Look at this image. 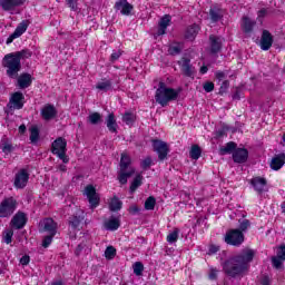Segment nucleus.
<instances>
[{
	"label": "nucleus",
	"instance_id": "0eeeda50",
	"mask_svg": "<svg viewBox=\"0 0 285 285\" xmlns=\"http://www.w3.org/2000/svg\"><path fill=\"white\" fill-rule=\"evenodd\" d=\"M17 210V199L13 197L4 198L0 204V217H10Z\"/></svg>",
	"mask_w": 285,
	"mask_h": 285
},
{
	"label": "nucleus",
	"instance_id": "c03bdc74",
	"mask_svg": "<svg viewBox=\"0 0 285 285\" xmlns=\"http://www.w3.org/2000/svg\"><path fill=\"white\" fill-rule=\"evenodd\" d=\"M284 258L279 257V256H274L272 257V264L274 266V268H276L277 271H279V268H284Z\"/></svg>",
	"mask_w": 285,
	"mask_h": 285
},
{
	"label": "nucleus",
	"instance_id": "b1692460",
	"mask_svg": "<svg viewBox=\"0 0 285 285\" xmlns=\"http://www.w3.org/2000/svg\"><path fill=\"white\" fill-rule=\"evenodd\" d=\"M116 10H120L121 14H130L132 12V4L128 2V0H119L115 4Z\"/></svg>",
	"mask_w": 285,
	"mask_h": 285
},
{
	"label": "nucleus",
	"instance_id": "72a5a7b5",
	"mask_svg": "<svg viewBox=\"0 0 285 285\" xmlns=\"http://www.w3.org/2000/svg\"><path fill=\"white\" fill-rule=\"evenodd\" d=\"M189 157L190 159H195L197 161V159L202 157V147H199V145H193L189 150Z\"/></svg>",
	"mask_w": 285,
	"mask_h": 285
},
{
	"label": "nucleus",
	"instance_id": "4468645a",
	"mask_svg": "<svg viewBox=\"0 0 285 285\" xmlns=\"http://www.w3.org/2000/svg\"><path fill=\"white\" fill-rule=\"evenodd\" d=\"M23 99L26 97L20 91L14 92L9 100L10 110H21L23 108Z\"/></svg>",
	"mask_w": 285,
	"mask_h": 285
},
{
	"label": "nucleus",
	"instance_id": "a18cd8bd",
	"mask_svg": "<svg viewBox=\"0 0 285 285\" xmlns=\"http://www.w3.org/2000/svg\"><path fill=\"white\" fill-rule=\"evenodd\" d=\"M177 239H179V230L176 228V229H174V232H171L167 235V242H168V244H175V242H177Z\"/></svg>",
	"mask_w": 285,
	"mask_h": 285
},
{
	"label": "nucleus",
	"instance_id": "e2e57ef3",
	"mask_svg": "<svg viewBox=\"0 0 285 285\" xmlns=\"http://www.w3.org/2000/svg\"><path fill=\"white\" fill-rule=\"evenodd\" d=\"M217 269L212 268L209 273V279H217Z\"/></svg>",
	"mask_w": 285,
	"mask_h": 285
},
{
	"label": "nucleus",
	"instance_id": "39448f33",
	"mask_svg": "<svg viewBox=\"0 0 285 285\" xmlns=\"http://www.w3.org/2000/svg\"><path fill=\"white\" fill-rule=\"evenodd\" d=\"M68 141L65 140L63 137H58L52 144H51V153L52 155H57L63 164H68L70 161V158L66 156Z\"/></svg>",
	"mask_w": 285,
	"mask_h": 285
},
{
	"label": "nucleus",
	"instance_id": "f257e3e1",
	"mask_svg": "<svg viewBox=\"0 0 285 285\" xmlns=\"http://www.w3.org/2000/svg\"><path fill=\"white\" fill-rule=\"evenodd\" d=\"M255 259V250L252 248H244L240 253L227 258L223 262V272L227 277L236 279V277H244L250 271V262Z\"/></svg>",
	"mask_w": 285,
	"mask_h": 285
},
{
	"label": "nucleus",
	"instance_id": "37998d69",
	"mask_svg": "<svg viewBox=\"0 0 285 285\" xmlns=\"http://www.w3.org/2000/svg\"><path fill=\"white\" fill-rule=\"evenodd\" d=\"M106 259H115L117 257V249L112 246H108L105 250Z\"/></svg>",
	"mask_w": 285,
	"mask_h": 285
},
{
	"label": "nucleus",
	"instance_id": "473e14b6",
	"mask_svg": "<svg viewBox=\"0 0 285 285\" xmlns=\"http://www.w3.org/2000/svg\"><path fill=\"white\" fill-rule=\"evenodd\" d=\"M11 55L21 61V59H30V57H32V51H30V49H22L21 51L12 52Z\"/></svg>",
	"mask_w": 285,
	"mask_h": 285
},
{
	"label": "nucleus",
	"instance_id": "f704fd0d",
	"mask_svg": "<svg viewBox=\"0 0 285 285\" xmlns=\"http://www.w3.org/2000/svg\"><path fill=\"white\" fill-rule=\"evenodd\" d=\"M142 181H144V176H141V174H138L134 178V180L129 187L130 193H135V190H137V188H139V186H141Z\"/></svg>",
	"mask_w": 285,
	"mask_h": 285
},
{
	"label": "nucleus",
	"instance_id": "2eb2a0df",
	"mask_svg": "<svg viewBox=\"0 0 285 285\" xmlns=\"http://www.w3.org/2000/svg\"><path fill=\"white\" fill-rule=\"evenodd\" d=\"M210 53L217 55L222 52V46H224V38L215 35L209 36Z\"/></svg>",
	"mask_w": 285,
	"mask_h": 285
},
{
	"label": "nucleus",
	"instance_id": "864d4df0",
	"mask_svg": "<svg viewBox=\"0 0 285 285\" xmlns=\"http://www.w3.org/2000/svg\"><path fill=\"white\" fill-rule=\"evenodd\" d=\"M204 90L205 92H213L215 90V83L207 81L204 83Z\"/></svg>",
	"mask_w": 285,
	"mask_h": 285
},
{
	"label": "nucleus",
	"instance_id": "cd10ccee",
	"mask_svg": "<svg viewBox=\"0 0 285 285\" xmlns=\"http://www.w3.org/2000/svg\"><path fill=\"white\" fill-rule=\"evenodd\" d=\"M235 150H237V144L229 141L227 142L225 146L220 147L219 149V155L224 156V155H230L233 154Z\"/></svg>",
	"mask_w": 285,
	"mask_h": 285
},
{
	"label": "nucleus",
	"instance_id": "79ce46f5",
	"mask_svg": "<svg viewBox=\"0 0 285 285\" xmlns=\"http://www.w3.org/2000/svg\"><path fill=\"white\" fill-rule=\"evenodd\" d=\"M135 119H136L135 114L130 111L125 112L122 116V121L127 124V126L135 124Z\"/></svg>",
	"mask_w": 285,
	"mask_h": 285
},
{
	"label": "nucleus",
	"instance_id": "338daca9",
	"mask_svg": "<svg viewBox=\"0 0 285 285\" xmlns=\"http://www.w3.org/2000/svg\"><path fill=\"white\" fill-rule=\"evenodd\" d=\"M262 285H271V279L268 276H264L263 279L261 281Z\"/></svg>",
	"mask_w": 285,
	"mask_h": 285
},
{
	"label": "nucleus",
	"instance_id": "412c9836",
	"mask_svg": "<svg viewBox=\"0 0 285 285\" xmlns=\"http://www.w3.org/2000/svg\"><path fill=\"white\" fill-rule=\"evenodd\" d=\"M27 222H28V218L26 217V214L19 212L13 216L11 224L14 228L19 230L23 228V226H26Z\"/></svg>",
	"mask_w": 285,
	"mask_h": 285
},
{
	"label": "nucleus",
	"instance_id": "5fc2aeb1",
	"mask_svg": "<svg viewBox=\"0 0 285 285\" xmlns=\"http://www.w3.org/2000/svg\"><path fill=\"white\" fill-rule=\"evenodd\" d=\"M140 212H141V209L137 205H131L129 207L130 215H139Z\"/></svg>",
	"mask_w": 285,
	"mask_h": 285
},
{
	"label": "nucleus",
	"instance_id": "2f4dec72",
	"mask_svg": "<svg viewBox=\"0 0 285 285\" xmlns=\"http://www.w3.org/2000/svg\"><path fill=\"white\" fill-rule=\"evenodd\" d=\"M96 88L97 90H101L102 92H108V90H112V81L104 79L96 85Z\"/></svg>",
	"mask_w": 285,
	"mask_h": 285
},
{
	"label": "nucleus",
	"instance_id": "de8ad7c7",
	"mask_svg": "<svg viewBox=\"0 0 285 285\" xmlns=\"http://www.w3.org/2000/svg\"><path fill=\"white\" fill-rule=\"evenodd\" d=\"M249 226H250V220H248V219L239 220L238 230H240V233H246V230H248Z\"/></svg>",
	"mask_w": 285,
	"mask_h": 285
},
{
	"label": "nucleus",
	"instance_id": "aec40b11",
	"mask_svg": "<svg viewBox=\"0 0 285 285\" xmlns=\"http://www.w3.org/2000/svg\"><path fill=\"white\" fill-rule=\"evenodd\" d=\"M41 115L46 121H50V119H55V117H57V108H55V105H46L41 109Z\"/></svg>",
	"mask_w": 285,
	"mask_h": 285
},
{
	"label": "nucleus",
	"instance_id": "6ab92c4d",
	"mask_svg": "<svg viewBox=\"0 0 285 285\" xmlns=\"http://www.w3.org/2000/svg\"><path fill=\"white\" fill-rule=\"evenodd\" d=\"M43 230L49 235H57V223L52 218H45L41 223Z\"/></svg>",
	"mask_w": 285,
	"mask_h": 285
},
{
	"label": "nucleus",
	"instance_id": "423d86ee",
	"mask_svg": "<svg viewBox=\"0 0 285 285\" xmlns=\"http://www.w3.org/2000/svg\"><path fill=\"white\" fill-rule=\"evenodd\" d=\"M244 233L239 229H229L225 235V242L229 246H242L244 244Z\"/></svg>",
	"mask_w": 285,
	"mask_h": 285
},
{
	"label": "nucleus",
	"instance_id": "e433bc0d",
	"mask_svg": "<svg viewBox=\"0 0 285 285\" xmlns=\"http://www.w3.org/2000/svg\"><path fill=\"white\" fill-rule=\"evenodd\" d=\"M87 121L91 124V126H97L98 124H101V114L99 112H92L88 116Z\"/></svg>",
	"mask_w": 285,
	"mask_h": 285
},
{
	"label": "nucleus",
	"instance_id": "f03ea898",
	"mask_svg": "<svg viewBox=\"0 0 285 285\" xmlns=\"http://www.w3.org/2000/svg\"><path fill=\"white\" fill-rule=\"evenodd\" d=\"M179 97V90H175L174 88H168L166 82H159L158 89L156 90L155 99L156 104H159L161 108H166L170 101H177Z\"/></svg>",
	"mask_w": 285,
	"mask_h": 285
},
{
	"label": "nucleus",
	"instance_id": "49530a36",
	"mask_svg": "<svg viewBox=\"0 0 285 285\" xmlns=\"http://www.w3.org/2000/svg\"><path fill=\"white\" fill-rule=\"evenodd\" d=\"M0 148L2 150V153H4V155H10V153H12V150H14V147L12 146V144L4 141L0 145Z\"/></svg>",
	"mask_w": 285,
	"mask_h": 285
},
{
	"label": "nucleus",
	"instance_id": "69168bd1",
	"mask_svg": "<svg viewBox=\"0 0 285 285\" xmlns=\"http://www.w3.org/2000/svg\"><path fill=\"white\" fill-rule=\"evenodd\" d=\"M81 250H83V245H78L75 250V255L79 257L81 255Z\"/></svg>",
	"mask_w": 285,
	"mask_h": 285
},
{
	"label": "nucleus",
	"instance_id": "603ef678",
	"mask_svg": "<svg viewBox=\"0 0 285 285\" xmlns=\"http://www.w3.org/2000/svg\"><path fill=\"white\" fill-rule=\"evenodd\" d=\"M53 237H55V235H52V234H49L48 236H45V238L42 240V247L48 248V246H50L52 244Z\"/></svg>",
	"mask_w": 285,
	"mask_h": 285
},
{
	"label": "nucleus",
	"instance_id": "a211bd4d",
	"mask_svg": "<svg viewBox=\"0 0 285 285\" xmlns=\"http://www.w3.org/2000/svg\"><path fill=\"white\" fill-rule=\"evenodd\" d=\"M273 47V35H271V31L263 30L262 37H261V48L263 50H271Z\"/></svg>",
	"mask_w": 285,
	"mask_h": 285
},
{
	"label": "nucleus",
	"instance_id": "bf43d9fd",
	"mask_svg": "<svg viewBox=\"0 0 285 285\" xmlns=\"http://www.w3.org/2000/svg\"><path fill=\"white\" fill-rule=\"evenodd\" d=\"M229 86H230V82L228 80L223 81L220 86V92H226Z\"/></svg>",
	"mask_w": 285,
	"mask_h": 285
},
{
	"label": "nucleus",
	"instance_id": "7ed1b4c3",
	"mask_svg": "<svg viewBox=\"0 0 285 285\" xmlns=\"http://www.w3.org/2000/svg\"><path fill=\"white\" fill-rule=\"evenodd\" d=\"M132 159L127 154H121L120 171L118 173V181L122 185L128 184V177H132L136 169L131 166Z\"/></svg>",
	"mask_w": 285,
	"mask_h": 285
},
{
	"label": "nucleus",
	"instance_id": "a878e982",
	"mask_svg": "<svg viewBox=\"0 0 285 285\" xmlns=\"http://www.w3.org/2000/svg\"><path fill=\"white\" fill-rule=\"evenodd\" d=\"M83 222V217L72 215L68 219L69 228L75 233V230H80L81 223Z\"/></svg>",
	"mask_w": 285,
	"mask_h": 285
},
{
	"label": "nucleus",
	"instance_id": "7c9ffc66",
	"mask_svg": "<svg viewBox=\"0 0 285 285\" xmlns=\"http://www.w3.org/2000/svg\"><path fill=\"white\" fill-rule=\"evenodd\" d=\"M197 32H199V26L193 24L186 29L185 37L193 41L197 37Z\"/></svg>",
	"mask_w": 285,
	"mask_h": 285
},
{
	"label": "nucleus",
	"instance_id": "0e129e2a",
	"mask_svg": "<svg viewBox=\"0 0 285 285\" xmlns=\"http://www.w3.org/2000/svg\"><path fill=\"white\" fill-rule=\"evenodd\" d=\"M218 252H219V247L218 246L212 245L209 247V255H215V253H218Z\"/></svg>",
	"mask_w": 285,
	"mask_h": 285
},
{
	"label": "nucleus",
	"instance_id": "6e6552de",
	"mask_svg": "<svg viewBox=\"0 0 285 285\" xmlns=\"http://www.w3.org/2000/svg\"><path fill=\"white\" fill-rule=\"evenodd\" d=\"M154 153H157L159 161H164L168 157V153H170V148L168 147V142L153 139L151 140Z\"/></svg>",
	"mask_w": 285,
	"mask_h": 285
},
{
	"label": "nucleus",
	"instance_id": "13d9d810",
	"mask_svg": "<svg viewBox=\"0 0 285 285\" xmlns=\"http://www.w3.org/2000/svg\"><path fill=\"white\" fill-rule=\"evenodd\" d=\"M215 77L218 81H224V79H226V73L224 71H217Z\"/></svg>",
	"mask_w": 285,
	"mask_h": 285
},
{
	"label": "nucleus",
	"instance_id": "09e8293b",
	"mask_svg": "<svg viewBox=\"0 0 285 285\" xmlns=\"http://www.w3.org/2000/svg\"><path fill=\"white\" fill-rule=\"evenodd\" d=\"M141 169L142 170H148L150 166H153V158L150 156L146 157L141 163H140Z\"/></svg>",
	"mask_w": 285,
	"mask_h": 285
},
{
	"label": "nucleus",
	"instance_id": "58836bf2",
	"mask_svg": "<svg viewBox=\"0 0 285 285\" xmlns=\"http://www.w3.org/2000/svg\"><path fill=\"white\" fill-rule=\"evenodd\" d=\"M209 17L214 23H217V21L222 19V13L219 12V8L217 7L210 8Z\"/></svg>",
	"mask_w": 285,
	"mask_h": 285
},
{
	"label": "nucleus",
	"instance_id": "9d476101",
	"mask_svg": "<svg viewBox=\"0 0 285 285\" xmlns=\"http://www.w3.org/2000/svg\"><path fill=\"white\" fill-rule=\"evenodd\" d=\"M250 185L258 195H264V193H268V181L264 177L252 178Z\"/></svg>",
	"mask_w": 285,
	"mask_h": 285
},
{
	"label": "nucleus",
	"instance_id": "774afa93",
	"mask_svg": "<svg viewBox=\"0 0 285 285\" xmlns=\"http://www.w3.org/2000/svg\"><path fill=\"white\" fill-rule=\"evenodd\" d=\"M27 128H26V125H20L19 126V132L20 135H23L26 132Z\"/></svg>",
	"mask_w": 285,
	"mask_h": 285
},
{
	"label": "nucleus",
	"instance_id": "4c0bfd02",
	"mask_svg": "<svg viewBox=\"0 0 285 285\" xmlns=\"http://www.w3.org/2000/svg\"><path fill=\"white\" fill-rule=\"evenodd\" d=\"M30 141L31 144H38L39 141V127L32 126L30 129Z\"/></svg>",
	"mask_w": 285,
	"mask_h": 285
},
{
	"label": "nucleus",
	"instance_id": "8fccbe9b",
	"mask_svg": "<svg viewBox=\"0 0 285 285\" xmlns=\"http://www.w3.org/2000/svg\"><path fill=\"white\" fill-rule=\"evenodd\" d=\"M14 232L12 229H8L4 232L3 240L6 244H12V236Z\"/></svg>",
	"mask_w": 285,
	"mask_h": 285
},
{
	"label": "nucleus",
	"instance_id": "052dcab7",
	"mask_svg": "<svg viewBox=\"0 0 285 285\" xmlns=\"http://www.w3.org/2000/svg\"><path fill=\"white\" fill-rule=\"evenodd\" d=\"M77 1L78 0H67V3L71 10H77Z\"/></svg>",
	"mask_w": 285,
	"mask_h": 285
},
{
	"label": "nucleus",
	"instance_id": "20e7f679",
	"mask_svg": "<svg viewBox=\"0 0 285 285\" xmlns=\"http://www.w3.org/2000/svg\"><path fill=\"white\" fill-rule=\"evenodd\" d=\"M2 66L7 69V76L10 79H17V77H19V72H21V62L12 53L4 56Z\"/></svg>",
	"mask_w": 285,
	"mask_h": 285
},
{
	"label": "nucleus",
	"instance_id": "3c124183",
	"mask_svg": "<svg viewBox=\"0 0 285 285\" xmlns=\"http://www.w3.org/2000/svg\"><path fill=\"white\" fill-rule=\"evenodd\" d=\"M169 55L175 57L181 52V47L179 45L170 46L168 49Z\"/></svg>",
	"mask_w": 285,
	"mask_h": 285
},
{
	"label": "nucleus",
	"instance_id": "5701e85b",
	"mask_svg": "<svg viewBox=\"0 0 285 285\" xmlns=\"http://www.w3.org/2000/svg\"><path fill=\"white\" fill-rule=\"evenodd\" d=\"M18 79V86L22 90L32 86V76L30 73H21Z\"/></svg>",
	"mask_w": 285,
	"mask_h": 285
},
{
	"label": "nucleus",
	"instance_id": "9b49d317",
	"mask_svg": "<svg viewBox=\"0 0 285 285\" xmlns=\"http://www.w3.org/2000/svg\"><path fill=\"white\" fill-rule=\"evenodd\" d=\"M85 195L87 196V199L90 204V208H97L99 206V194H97V189H95V186L88 185L85 188Z\"/></svg>",
	"mask_w": 285,
	"mask_h": 285
},
{
	"label": "nucleus",
	"instance_id": "c756f323",
	"mask_svg": "<svg viewBox=\"0 0 285 285\" xmlns=\"http://www.w3.org/2000/svg\"><path fill=\"white\" fill-rule=\"evenodd\" d=\"M106 121L109 132H117V120L115 119V114H109Z\"/></svg>",
	"mask_w": 285,
	"mask_h": 285
},
{
	"label": "nucleus",
	"instance_id": "1a4fd4ad",
	"mask_svg": "<svg viewBox=\"0 0 285 285\" xmlns=\"http://www.w3.org/2000/svg\"><path fill=\"white\" fill-rule=\"evenodd\" d=\"M178 66L185 77H190L191 79L195 78V67H193V63H190V59L183 57L180 60H178Z\"/></svg>",
	"mask_w": 285,
	"mask_h": 285
},
{
	"label": "nucleus",
	"instance_id": "f8f14e48",
	"mask_svg": "<svg viewBox=\"0 0 285 285\" xmlns=\"http://www.w3.org/2000/svg\"><path fill=\"white\" fill-rule=\"evenodd\" d=\"M28 26H30V20H22L16 28L14 32H12L7 39V46H10L14 41V39H19L26 30H28Z\"/></svg>",
	"mask_w": 285,
	"mask_h": 285
},
{
	"label": "nucleus",
	"instance_id": "4d7b16f0",
	"mask_svg": "<svg viewBox=\"0 0 285 285\" xmlns=\"http://www.w3.org/2000/svg\"><path fill=\"white\" fill-rule=\"evenodd\" d=\"M20 264H22V266H28V264H30V256L24 255L20 258Z\"/></svg>",
	"mask_w": 285,
	"mask_h": 285
},
{
	"label": "nucleus",
	"instance_id": "bb28decb",
	"mask_svg": "<svg viewBox=\"0 0 285 285\" xmlns=\"http://www.w3.org/2000/svg\"><path fill=\"white\" fill-rule=\"evenodd\" d=\"M256 23L257 22L255 20H252L248 17H244L243 23H242L243 32H245V35H250V32H253V28H255Z\"/></svg>",
	"mask_w": 285,
	"mask_h": 285
},
{
	"label": "nucleus",
	"instance_id": "6e6d98bb",
	"mask_svg": "<svg viewBox=\"0 0 285 285\" xmlns=\"http://www.w3.org/2000/svg\"><path fill=\"white\" fill-rule=\"evenodd\" d=\"M277 255H278V257H281V258L284 259V262H285V245H281V246L278 247Z\"/></svg>",
	"mask_w": 285,
	"mask_h": 285
},
{
	"label": "nucleus",
	"instance_id": "680f3d73",
	"mask_svg": "<svg viewBox=\"0 0 285 285\" xmlns=\"http://www.w3.org/2000/svg\"><path fill=\"white\" fill-rule=\"evenodd\" d=\"M119 57H121V51H115L114 53H111L110 60L117 61Z\"/></svg>",
	"mask_w": 285,
	"mask_h": 285
},
{
	"label": "nucleus",
	"instance_id": "f3484780",
	"mask_svg": "<svg viewBox=\"0 0 285 285\" xmlns=\"http://www.w3.org/2000/svg\"><path fill=\"white\" fill-rule=\"evenodd\" d=\"M23 3H26V0H0V6L6 12H10V10H14L19 6H23Z\"/></svg>",
	"mask_w": 285,
	"mask_h": 285
},
{
	"label": "nucleus",
	"instance_id": "c85d7f7f",
	"mask_svg": "<svg viewBox=\"0 0 285 285\" xmlns=\"http://www.w3.org/2000/svg\"><path fill=\"white\" fill-rule=\"evenodd\" d=\"M122 206L124 203L119 199V197L114 196L109 203V210H111V213H117L121 210Z\"/></svg>",
	"mask_w": 285,
	"mask_h": 285
},
{
	"label": "nucleus",
	"instance_id": "dca6fc26",
	"mask_svg": "<svg viewBox=\"0 0 285 285\" xmlns=\"http://www.w3.org/2000/svg\"><path fill=\"white\" fill-rule=\"evenodd\" d=\"M233 160L235 164H246L248 161V149L237 148L233 153Z\"/></svg>",
	"mask_w": 285,
	"mask_h": 285
},
{
	"label": "nucleus",
	"instance_id": "c9c22d12",
	"mask_svg": "<svg viewBox=\"0 0 285 285\" xmlns=\"http://www.w3.org/2000/svg\"><path fill=\"white\" fill-rule=\"evenodd\" d=\"M119 226H121V224L119 223L118 218H112L109 219L106 224H105V228L107 230H117L119 228Z\"/></svg>",
	"mask_w": 285,
	"mask_h": 285
},
{
	"label": "nucleus",
	"instance_id": "ddd939ff",
	"mask_svg": "<svg viewBox=\"0 0 285 285\" xmlns=\"http://www.w3.org/2000/svg\"><path fill=\"white\" fill-rule=\"evenodd\" d=\"M28 179H30V174H28V170L20 169L19 173H17L14 176L13 186H16V188L22 189L24 186H28Z\"/></svg>",
	"mask_w": 285,
	"mask_h": 285
},
{
	"label": "nucleus",
	"instance_id": "a19ab883",
	"mask_svg": "<svg viewBox=\"0 0 285 285\" xmlns=\"http://www.w3.org/2000/svg\"><path fill=\"white\" fill-rule=\"evenodd\" d=\"M134 274H136L137 277H141L144 275V263L141 262H136L132 265Z\"/></svg>",
	"mask_w": 285,
	"mask_h": 285
},
{
	"label": "nucleus",
	"instance_id": "4be33fe9",
	"mask_svg": "<svg viewBox=\"0 0 285 285\" xmlns=\"http://www.w3.org/2000/svg\"><path fill=\"white\" fill-rule=\"evenodd\" d=\"M170 20H171V17L170 14H165L159 23H158V31H157V36L158 37H161V35H166V30L168 29V27L170 26Z\"/></svg>",
	"mask_w": 285,
	"mask_h": 285
},
{
	"label": "nucleus",
	"instance_id": "ea45409f",
	"mask_svg": "<svg viewBox=\"0 0 285 285\" xmlns=\"http://www.w3.org/2000/svg\"><path fill=\"white\" fill-rule=\"evenodd\" d=\"M157 199L154 196H149L145 202V210H155Z\"/></svg>",
	"mask_w": 285,
	"mask_h": 285
},
{
	"label": "nucleus",
	"instance_id": "393cba45",
	"mask_svg": "<svg viewBox=\"0 0 285 285\" xmlns=\"http://www.w3.org/2000/svg\"><path fill=\"white\" fill-rule=\"evenodd\" d=\"M285 164V154H278L272 158L271 168L272 170H279Z\"/></svg>",
	"mask_w": 285,
	"mask_h": 285
}]
</instances>
